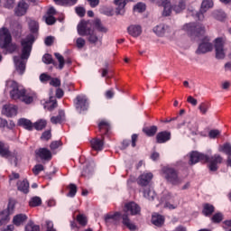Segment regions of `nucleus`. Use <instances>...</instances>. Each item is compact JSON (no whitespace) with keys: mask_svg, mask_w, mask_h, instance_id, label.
I'll use <instances>...</instances> for the list:
<instances>
[{"mask_svg":"<svg viewBox=\"0 0 231 231\" xmlns=\"http://www.w3.org/2000/svg\"><path fill=\"white\" fill-rule=\"evenodd\" d=\"M33 42H35V36H33V34H28L25 38H23L21 40V58H14L16 70L18 71V73H20V75H23L26 70V63L24 62V60H28L30 58Z\"/></svg>","mask_w":231,"mask_h":231,"instance_id":"1","label":"nucleus"},{"mask_svg":"<svg viewBox=\"0 0 231 231\" xmlns=\"http://www.w3.org/2000/svg\"><path fill=\"white\" fill-rule=\"evenodd\" d=\"M5 90L9 91L10 97L13 100H21L24 104H32L35 100L34 94H27L26 89L19 86L14 80H7Z\"/></svg>","mask_w":231,"mask_h":231,"instance_id":"2","label":"nucleus"},{"mask_svg":"<svg viewBox=\"0 0 231 231\" xmlns=\"http://www.w3.org/2000/svg\"><path fill=\"white\" fill-rule=\"evenodd\" d=\"M183 30L187 32L188 35L189 37H201L205 35V25L203 23H186L183 26Z\"/></svg>","mask_w":231,"mask_h":231,"instance_id":"3","label":"nucleus"},{"mask_svg":"<svg viewBox=\"0 0 231 231\" xmlns=\"http://www.w3.org/2000/svg\"><path fill=\"white\" fill-rule=\"evenodd\" d=\"M162 176L168 183L171 185H180L181 183V178L178 175V171L171 167H163L162 168Z\"/></svg>","mask_w":231,"mask_h":231,"instance_id":"4","label":"nucleus"},{"mask_svg":"<svg viewBox=\"0 0 231 231\" xmlns=\"http://www.w3.org/2000/svg\"><path fill=\"white\" fill-rule=\"evenodd\" d=\"M214 6V2L212 0H204L201 4L200 11L196 12L195 10H188V15H191L198 19V21H203L205 19V12Z\"/></svg>","mask_w":231,"mask_h":231,"instance_id":"5","label":"nucleus"},{"mask_svg":"<svg viewBox=\"0 0 231 231\" xmlns=\"http://www.w3.org/2000/svg\"><path fill=\"white\" fill-rule=\"evenodd\" d=\"M206 163H208V168L211 172H216L219 169V165L223 163V157L218 153H216L210 157L207 155Z\"/></svg>","mask_w":231,"mask_h":231,"instance_id":"6","label":"nucleus"},{"mask_svg":"<svg viewBox=\"0 0 231 231\" xmlns=\"http://www.w3.org/2000/svg\"><path fill=\"white\" fill-rule=\"evenodd\" d=\"M10 44H12V34H10L7 28L3 27L0 29V47L6 50L10 47Z\"/></svg>","mask_w":231,"mask_h":231,"instance_id":"7","label":"nucleus"},{"mask_svg":"<svg viewBox=\"0 0 231 231\" xmlns=\"http://www.w3.org/2000/svg\"><path fill=\"white\" fill-rule=\"evenodd\" d=\"M74 105L79 113L88 111L89 107V103L88 102V97H86V96H77L74 100Z\"/></svg>","mask_w":231,"mask_h":231,"instance_id":"8","label":"nucleus"},{"mask_svg":"<svg viewBox=\"0 0 231 231\" xmlns=\"http://www.w3.org/2000/svg\"><path fill=\"white\" fill-rule=\"evenodd\" d=\"M214 50V45L210 42L208 37H204L201 43L199 45L198 50L196 51L197 55H201L203 53H208Z\"/></svg>","mask_w":231,"mask_h":231,"instance_id":"9","label":"nucleus"},{"mask_svg":"<svg viewBox=\"0 0 231 231\" xmlns=\"http://www.w3.org/2000/svg\"><path fill=\"white\" fill-rule=\"evenodd\" d=\"M90 145L92 148V156H97V152L104 149V136H101V139H99L98 137L93 138L90 141Z\"/></svg>","mask_w":231,"mask_h":231,"instance_id":"10","label":"nucleus"},{"mask_svg":"<svg viewBox=\"0 0 231 231\" xmlns=\"http://www.w3.org/2000/svg\"><path fill=\"white\" fill-rule=\"evenodd\" d=\"M124 210L126 214H130V216H138L142 212V208L135 202L131 201L125 205Z\"/></svg>","mask_w":231,"mask_h":231,"instance_id":"11","label":"nucleus"},{"mask_svg":"<svg viewBox=\"0 0 231 231\" xmlns=\"http://www.w3.org/2000/svg\"><path fill=\"white\" fill-rule=\"evenodd\" d=\"M225 42L222 38H217L215 40V50L217 59H225Z\"/></svg>","mask_w":231,"mask_h":231,"instance_id":"12","label":"nucleus"},{"mask_svg":"<svg viewBox=\"0 0 231 231\" xmlns=\"http://www.w3.org/2000/svg\"><path fill=\"white\" fill-rule=\"evenodd\" d=\"M207 155L200 153L199 152H192L189 155V165H196L199 162L206 163Z\"/></svg>","mask_w":231,"mask_h":231,"instance_id":"13","label":"nucleus"},{"mask_svg":"<svg viewBox=\"0 0 231 231\" xmlns=\"http://www.w3.org/2000/svg\"><path fill=\"white\" fill-rule=\"evenodd\" d=\"M98 131L101 136H109L111 134V124L106 120H101L98 123Z\"/></svg>","mask_w":231,"mask_h":231,"instance_id":"14","label":"nucleus"},{"mask_svg":"<svg viewBox=\"0 0 231 231\" xmlns=\"http://www.w3.org/2000/svg\"><path fill=\"white\" fill-rule=\"evenodd\" d=\"M152 180V173H143L141 174L137 179V183L141 187H147L151 183V180Z\"/></svg>","mask_w":231,"mask_h":231,"instance_id":"15","label":"nucleus"},{"mask_svg":"<svg viewBox=\"0 0 231 231\" xmlns=\"http://www.w3.org/2000/svg\"><path fill=\"white\" fill-rule=\"evenodd\" d=\"M36 156H38L41 160H45L50 162L51 160V151L47 148H40L35 152Z\"/></svg>","mask_w":231,"mask_h":231,"instance_id":"16","label":"nucleus"},{"mask_svg":"<svg viewBox=\"0 0 231 231\" xmlns=\"http://www.w3.org/2000/svg\"><path fill=\"white\" fill-rule=\"evenodd\" d=\"M158 6H162L163 12H162V15L164 17H169V15H171V14L172 13V6L171 5V1L169 0H162L161 2H157Z\"/></svg>","mask_w":231,"mask_h":231,"instance_id":"17","label":"nucleus"},{"mask_svg":"<svg viewBox=\"0 0 231 231\" xmlns=\"http://www.w3.org/2000/svg\"><path fill=\"white\" fill-rule=\"evenodd\" d=\"M26 12H28V5L24 1H20L17 5V6L14 9V14L18 17H23V15L26 14Z\"/></svg>","mask_w":231,"mask_h":231,"instance_id":"18","label":"nucleus"},{"mask_svg":"<svg viewBox=\"0 0 231 231\" xmlns=\"http://www.w3.org/2000/svg\"><path fill=\"white\" fill-rule=\"evenodd\" d=\"M132 1L134 0H115V5L117 6L116 14L124 15V14L125 13V5H127V3H131Z\"/></svg>","mask_w":231,"mask_h":231,"instance_id":"19","label":"nucleus"},{"mask_svg":"<svg viewBox=\"0 0 231 231\" xmlns=\"http://www.w3.org/2000/svg\"><path fill=\"white\" fill-rule=\"evenodd\" d=\"M171 140V132L163 131L160 132L156 135L157 143H165Z\"/></svg>","mask_w":231,"mask_h":231,"instance_id":"20","label":"nucleus"},{"mask_svg":"<svg viewBox=\"0 0 231 231\" xmlns=\"http://www.w3.org/2000/svg\"><path fill=\"white\" fill-rule=\"evenodd\" d=\"M0 156L2 158H10L12 152H10V146L0 141Z\"/></svg>","mask_w":231,"mask_h":231,"instance_id":"21","label":"nucleus"},{"mask_svg":"<svg viewBox=\"0 0 231 231\" xmlns=\"http://www.w3.org/2000/svg\"><path fill=\"white\" fill-rule=\"evenodd\" d=\"M18 125L23 127V129H26L27 131H33V124L30 119L20 118L18 120Z\"/></svg>","mask_w":231,"mask_h":231,"instance_id":"22","label":"nucleus"},{"mask_svg":"<svg viewBox=\"0 0 231 231\" xmlns=\"http://www.w3.org/2000/svg\"><path fill=\"white\" fill-rule=\"evenodd\" d=\"M78 33L81 36L91 35V29L88 28L86 22H82L78 25Z\"/></svg>","mask_w":231,"mask_h":231,"instance_id":"23","label":"nucleus"},{"mask_svg":"<svg viewBox=\"0 0 231 231\" xmlns=\"http://www.w3.org/2000/svg\"><path fill=\"white\" fill-rule=\"evenodd\" d=\"M16 185L20 192H23V194H28V192H30V183L28 182V180H18Z\"/></svg>","mask_w":231,"mask_h":231,"instance_id":"24","label":"nucleus"},{"mask_svg":"<svg viewBox=\"0 0 231 231\" xmlns=\"http://www.w3.org/2000/svg\"><path fill=\"white\" fill-rule=\"evenodd\" d=\"M3 111L6 116H15L17 115V106L14 105H5Z\"/></svg>","mask_w":231,"mask_h":231,"instance_id":"25","label":"nucleus"},{"mask_svg":"<svg viewBox=\"0 0 231 231\" xmlns=\"http://www.w3.org/2000/svg\"><path fill=\"white\" fill-rule=\"evenodd\" d=\"M54 57L57 59L59 64L54 61V67L56 69H64V66L66 64V60H64V56H62L60 53L56 52L54 53Z\"/></svg>","mask_w":231,"mask_h":231,"instance_id":"26","label":"nucleus"},{"mask_svg":"<svg viewBox=\"0 0 231 231\" xmlns=\"http://www.w3.org/2000/svg\"><path fill=\"white\" fill-rule=\"evenodd\" d=\"M152 223L155 226H162V225L165 223V217L160 214H153L152 217Z\"/></svg>","mask_w":231,"mask_h":231,"instance_id":"27","label":"nucleus"},{"mask_svg":"<svg viewBox=\"0 0 231 231\" xmlns=\"http://www.w3.org/2000/svg\"><path fill=\"white\" fill-rule=\"evenodd\" d=\"M122 223L126 228H129L131 231L136 230V226L131 222V219L129 218V215L124 214L122 216Z\"/></svg>","mask_w":231,"mask_h":231,"instance_id":"28","label":"nucleus"},{"mask_svg":"<svg viewBox=\"0 0 231 231\" xmlns=\"http://www.w3.org/2000/svg\"><path fill=\"white\" fill-rule=\"evenodd\" d=\"M127 30L129 35H132V37L142 35V27L140 25H130Z\"/></svg>","mask_w":231,"mask_h":231,"instance_id":"29","label":"nucleus"},{"mask_svg":"<svg viewBox=\"0 0 231 231\" xmlns=\"http://www.w3.org/2000/svg\"><path fill=\"white\" fill-rule=\"evenodd\" d=\"M65 118H66V114L64 113V110H59V115L56 116L51 117V124H54V125L62 124Z\"/></svg>","mask_w":231,"mask_h":231,"instance_id":"30","label":"nucleus"},{"mask_svg":"<svg viewBox=\"0 0 231 231\" xmlns=\"http://www.w3.org/2000/svg\"><path fill=\"white\" fill-rule=\"evenodd\" d=\"M26 219H28V217H26V215L18 214L14 217L13 223L14 225H15V226H21V225H23V223H24Z\"/></svg>","mask_w":231,"mask_h":231,"instance_id":"31","label":"nucleus"},{"mask_svg":"<svg viewBox=\"0 0 231 231\" xmlns=\"http://www.w3.org/2000/svg\"><path fill=\"white\" fill-rule=\"evenodd\" d=\"M153 32H154V33H156V35H159V37H162V36L165 35L166 32H169V26H167L165 24L157 25L153 29Z\"/></svg>","mask_w":231,"mask_h":231,"instance_id":"32","label":"nucleus"},{"mask_svg":"<svg viewBox=\"0 0 231 231\" xmlns=\"http://www.w3.org/2000/svg\"><path fill=\"white\" fill-rule=\"evenodd\" d=\"M214 210H216V208L212 204L206 203L203 205L202 214L206 217H209L214 214Z\"/></svg>","mask_w":231,"mask_h":231,"instance_id":"33","label":"nucleus"},{"mask_svg":"<svg viewBox=\"0 0 231 231\" xmlns=\"http://www.w3.org/2000/svg\"><path fill=\"white\" fill-rule=\"evenodd\" d=\"M88 35V42H90V44H98L99 46H102V38H98V36L96 35L93 31H91L90 34Z\"/></svg>","mask_w":231,"mask_h":231,"instance_id":"34","label":"nucleus"},{"mask_svg":"<svg viewBox=\"0 0 231 231\" xmlns=\"http://www.w3.org/2000/svg\"><path fill=\"white\" fill-rule=\"evenodd\" d=\"M143 132L144 133V134H146V136H154V134L158 133V126L156 125H152L150 127L146 126L143 128Z\"/></svg>","mask_w":231,"mask_h":231,"instance_id":"35","label":"nucleus"},{"mask_svg":"<svg viewBox=\"0 0 231 231\" xmlns=\"http://www.w3.org/2000/svg\"><path fill=\"white\" fill-rule=\"evenodd\" d=\"M211 105L208 101H204L199 105V111L202 115H207L208 113V109H210Z\"/></svg>","mask_w":231,"mask_h":231,"instance_id":"36","label":"nucleus"},{"mask_svg":"<svg viewBox=\"0 0 231 231\" xmlns=\"http://www.w3.org/2000/svg\"><path fill=\"white\" fill-rule=\"evenodd\" d=\"M42 205V199L41 197L35 196L31 198L29 200V207L35 208V207H41Z\"/></svg>","mask_w":231,"mask_h":231,"instance_id":"37","label":"nucleus"},{"mask_svg":"<svg viewBox=\"0 0 231 231\" xmlns=\"http://www.w3.org/2000/svg\"><path fill=\"white\" fill-rule=\"evenodd\" d=\"M120 219V212H116L114 214H107L105 217L106 223H114V221H118Z\"/></svg>","mask_w":231,"mask_h":231,"instance_id":"38","label":"nucleus"},{"mask_svg":"<svg viewBox=\"0 0 231 231\" xmlns=\"http://www.w3.org/2000/svg\"><path fill=\"white\" fill-rule=\"evenodd\" d=\"M219 152H224L226 156H231V144L226 143L218 147Z\"/></svg>","mask_w":231,"mask_h":231,"instance_id":"39","label":"nucleus"},{"mask_svg":"<svg viewBox=\"0 0 231 231\" xmlns=\"http://www.w3.org/2000/svg\"><path fill=\"white\" fill-rule=\"evenodd\" d=\"M10 213L6 210L0 212V226H3L6 222L10 220Z\"/></svg>","mask_w":231,"mask_h":231,"instance_id":"40","label":"nucleus"},{"mask_svg":"<svg viewBox=\"0 0 231 231\" xmlns=\"http://www.w3.org/2000/svg\"><path fill=\"white\" fill-rule=\"evenodd\" d=\"M94 26L96 30H97V32H101L102 33H106L107 32V28H106L104 24H102V22L99 19H96L94 21Z\"/></svg>","mask_w":231,"mask_h":231,"instance_id":"41","label":"nucleus"},{"mask_svg":"<svg viewBox=\"0 0 231 231\" xmlns=\"http://www.w3.org/2000/svg\"><path fill=\"white\" fill-rule=\"evenodd\" d=\"M47 124L46 120L40 119L33 124V127L36 131H42V129L46 127Z\"/></svg>","mask_w":231,"mask_h":231,"instance_id":"42","label":"nucleus"},{"mask_svg":"<svg viewBox=\"0 0 231 231\" xmlns=\"http://www.w3.org/2000/svg\"><path fill=\"white\" fill-rule=\"evenodd\" d=\"M186 6L185 0H180L179 4L173 6V11L176 12V14H180V12L185 10Z\"/></svg>","mask_w":231,"mask_h":231,"instance_id":"43","label":"nucleus"},{"mask_svg":"<svg viewBox=\"0 0 231 231\" xmlns=\"http://www.w3.org/2000/svg\"><path fill=\"white\" fill-rule=\"evenodd\" d=\"M28 24L32 33H37V32H39V23H37L35 20H30Z\"/></svg>","mask_w":231,"mask_h":231,"instance_id":"44","label":"nucleus"},{"mask_svg":"<svg viewBox=\"0 0 231 231\" xmlns=\"http://www.w3.org/2000/svg\"><path fill=\"white\" fill-rule=\"evenodd\" d=\"M67 189L69 190V193L67 194V196L69 198H75L77 194V185L70 183L69 186H67Z\"/></svg>","mask_w":231,"mask_h":231,"instance_id":"45","label":"nucleus"},{"mask_svg":"<svg viewBox=\"0 0 231 231\" xmlns=\"http://www.w3.org/2000/svg\"><path fill=\"white\" fill-rule=\"evenodd\" d=\"M156 196V193L147 188L146 189L143 190V197L146 198V199H149L150 201H152Z\"/></svg>","mask_w":231,"mask_h":231,"instance_id":"46","label":"nucleus"},{"mask_svg":"<svg viewBox=\"0 0 231 231\" xmlns=\"http://www.w3.org/2000/svg\"><path fill=\"white\" fill-rule=\"evenodd\" d=\"M13 33L14 35H16V37H21L23 33V25L19 23H14Z\"/></svg>","mask_w":231,"mask_h":231,"instance_id":"47","label":"nucleus"},{"mask_svg":"<svg viewBox=\"0 0 231 231\" xmlns=\"http://www.w3.org/2000/svg\"><path fill=\"white\" fill-rule=\"evenodd\" d=\"M57 99L54 97H51L50 101L47 102V108L49 111H53L57 107Z\"/></svg>","mask_w":231,"mask_h":231,"instance_id":"48","label":"nucleus"},{"mask_svg":"<svg viewBox=\"0 0 231 231\" xmlns=\"http://www.w3.org/2000/svg\"><path fill=\"white\" fill-rule=\"evenodd\" d=\"M77 221L81 226H86L88 225V217L83 214H79L77 216Z\"/></svg>","mask_w":231,"mask_h":231,"instance_id":"49","label":"nucleus"},{"mask_svg":"<svg viewBox=\"0 0 231 231\" xmlns=\"http://www.w3.org/2000/svg\"><path fill=\"white\" fill-rule=\"evenodd\" d=\"M25 231H41V226H39L38 225H35L33 222H30L25 226Z\"/></svg>","mask_w":231,"mask_h":231,"instance_id":"50","label":"nucleus"},{"mask_svg":"<svg viewBox=\"0 0 231 231\" xmlns=\"http://www.w3.org/2000/svg\"><path fill=\"white\" fill-rule=\"evenodd\" d=\"M42 171H44V166L42 164H36L32 168V172H33L34 176H39V174H41V172H42Z\"/></svg>","mask_w":231,"mask_h":231,"instance_id":"51","label":"nucleus"},{"mask_svg":"<svg viewBox=\"0 0 231 231\" xmlns=\"http://www.w3.org/2000/svg\"><path fill=\"white\" fill-rule=\"evenodd\" d=\"M42 61L44 62V64H55L53 57L51 54H44L42 57Z\"/></svg>","mask_w":231,"mask_h":231,"instance_id":"52","label":"nucleus"},{"mask_svg":"<svg viewBox=\"0 0 231 231\" xmlns=\"http://www.w3.org/2000/svg\"><path fill=\"white\" fill-rule=\"evenodd\" d=\"M134 11L138 12L139 14L145 12V4L138 3L136 5L134 6Z\"/></svg>","mask_w":231,"mask_h":231,"instance_id":"53","label":"nucleus"},{"mask_svg":"<svg viewBox=\"0 0 231 231\" xmlns=\"http://www.w3.org/2000/svg\"><path fill=\"white\" fill-rule=\"evenodd\" d=\"M14 208H15V200L11 199H9L6 212H8L9 214H13Z\"/></svg>","mask_w":231,"mask_h":231,"instance_id":"54","label":"nucleus"},{"mask_svg":"<svg viewBox=\"0 0 231 231\" xmlns=\"http://www.w3.org/2000/svg\"><path fill=\"white\" fill-rule=\"evenodd\" d=\"M211 220L213 223H221V221H223V214L221 213L215 214L212 217Z\"/></svg>","mask_w":231,"mask_h":231,"instance_id":"55","label":"nucleus"},{"mask_svg":"<svg viewBox=\"0 0 231 231\" xmlns=\"http://www.w3.org/2000/svg\"><path fill=\"white\" fill-rule=\"evenodd\" d=\"M45 23L49 26H53V24H55V23H57V19H55L53 16L47 15V16H45Z\"/></svg>","mask_w":231,"mask_h":231,"instance_id":"56","label":"nucleus"},{"mask_svg":"<svg viewBox=\"0 0 231 231\" xmlns=\"http://www.w3.org/2000/svg\"><path fill=\"white\" fill-rule=\"evenodd\" d=\"M76 46L77 48H79V50H82V48L86 46V40H84L83 38H78L76 40Z\"/></svg>","mask_w":231,"mask_h":231,"instance_id":"57","label":"nucleus"},{"mask_svg":"<svg viewBox=\"0 0 231 231\" xmlns=\"http://www.w3.org/2000/svg\"><path fill=\"white\" fill-rule=\"evenodd\" d=\"M40 80L43 84H46V82H49V80H51V76H50L46 73H42V74L40 75Z\"/></svg>","mask_w":231,"mask_h":231,"instance_id":"58","label":"nucleus"},{"mask_svg":"<svg viewBox=\"0 0 231 231\" xmlns=\"http://www.w3.org/2000/svg\"><path fill=\"white\" fill-rule=\"evenodd\" d=\"M50 85L53 88H59L60 86V79L57 78H51Z\"/></svg>","mask_w":231,"mask_h":231,"instance_id":"59","label":"nucleus"},{"mask_svg":"<svg viewBox=\"0 0 231 231\" xmlns=\"http://www.w3.org/2000/svg\"><path fill=\"white\" fill-rule=\"evenodd\" d=\"M51 132L50 130L43 132L41 136V139L45 140L46 142H48V140H51Z\"/></svg>","mask_w":231,"mask_h":231,"instance_id":"60","label":"nucleus"},{"mask_svg":"<svg viewBox=\"0 0 231 231\" xmlns=\"http://www.w3.org/2000/svg\"><path fill=\"white\" fill-rule=\"evenodd\" d=\"M62 145V142L60 141H54L51 143L50 147L51 151H55V149H59Z\"/></svg>","mask_w":231,"mask_h":231,"instance_id":"61","label":"nucleus"},{"mask_svg":"<svg viewBox=\"0 0 231 231\" xmlns=\"http://www.w3.org/2000/svg\"><path fill=\"white\" fill-rule=\"evenodd\" d=\"M76 14L79 17H84V15H86V9H84V7H76Z\"/></svg>","mask_w":231,"mask_h":231,"instance_id":"62","label":"nucleus"},{"mask_svg":"<svg viewBox=\"0 0 231 231\" xmlns=\"http://www.w3.org/2000/svg\"><path fill=\"white\" fill-rule=\"evenodd\" d=\"M19 178H21V175H19V173L13 171L10 175H9V181H14V180H19Z\"/></svg>","mask_w":231,"mask_h":231,"instance_id":"63","label":"nucleus"},{"mask_svg":"<svg viewBox=\"0 0 231 231\" xmlns=\"http://www.w3.org/2000/svg\"><path fill=\"white\" fill-rule=\"evenodd\" d=\"M220 132L219 130H211L209 132V138H217V136H219Z\"/></svg>","mask_w":231,"mask_h":231,"instance_id":"64","label":"nucleus"}]
</instances>
